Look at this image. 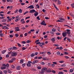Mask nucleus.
<instances>
[{
    "label": "nucleus",
    "instance_id": "nucleus-33",
    "mask_svg": "<svg viewBox=\"0 0 74 74\" xmlns=\"http://www.w3.org/2000/svg\"><path fill=\"white\" fill-rule=\"evenodd\" d=\"M27 13H29V11H26L24 13V15H26V14H27Z\"/></svg>",
    "mask_w": 74,
    "mask_h": 74
},
{
    "label": "nucleus",
    "instance_id": "nucleus-54",
    "mask_svg": "<svg viewBox=\"0 0 74 74\" xmlns=\"http://www.w3.org/2000/svg\"><path fill=\"white\" fill-rule=\"evenodd\" d=\"M26 48H26V47L25 48L24 47H23L22 48V49H23V50L24 51V50H25V49H26Z\"/></svg>",
    "mask_w": 74,
    "mask_h": 74
},
{
    "label": "nucleus",
    "instance_id": "nucleus-57",
    "mask_svg": "<svg viewBox=\"0 0 74 74\" xmlns=\"http://www.w3.org/2000/svg\"><path fill=\"white\" fill-rule=\"evenodd\" d=\"M40 41L39 40H37L35 42V43H36V44H37V42H38V41Z\"/></svg>",
    "mask_w": 74,
    "mask_h": 74
},
{
    "label": "nucleus",
    "instance_id": "nucleus-3",
    "mask_svg": "<svg viewBox=\"0 0 74 74\" xmlns=\"http://www.w3.org/2000/svg\"><path fill=\"white\" fill-rule=\"evenodd\" d=\"M41 25H43L44 26H46L47 24L45 23V21L44 20H43L42 22L40 23Z\"/></svg>",
    "mask_w": 74,
    "mask_h": 74
},
{
    "label": "nucleus",
    "instance_id": "nucleus-25",
    "mask_svg": "<svg viewBox=\"0 0 74 74\" xmlns=\"http://www.w3.org/2000/svg\"><path fill=\"white\" fill-rule=\"evenodd\" d=\"M8 73H10V74L11 73V71L10 70L8 69Z\"/></svg>",
    "mask_w": 74,
    "mask_h": 74
},
{
    "label": "nucleus",
    "instance_id": "nucleus-12",
    "mask_svg": "<svg viewBox=\"0 0 74 74\" xmlns=\"http://www.w3.org/2000/svg\"><path fill=\"white\" fill-rule=\"evenodd\" d=\"M20 19H21V18L19 17L17 19H15V21L16 22H18V21H19V20H20Z\"/></svg>",
    "mask_w": 74,
    "mask_h": 74
},
{
    "label": "nucleus",
    "instance_id": "nucleus-23",
    "mask_svg": "<svg viewBox=\"0 0 74 74\" xmlns=\"http://www.w3.org/2000/svg\"><path fill=\"white\" fill-rule=\"evenodd\" d=\"M43 70H44V71H45V72L47 70V68L45 67H44L43 68Z\"/></svg>",
    "mask_w": 74,
    "mask_h": 74
},
{
    "label": "nucleus",
    "instance_id": "nucleus-31",
    "mask_svg": "<svg viewBox=\"0 0 74 74\" xmlns=\"http://www.w3.org/2000/svg\"><path fill=\"white\" fill-rule=\"evenodd\" d=\"M15 36L16 37H18V36H19V35L17 34H15Z\"/></svg>",
    "mask_w": 74,
    "mask_h": 74
},
{
    "label": "nucleus",
    "instance_id": "nucleus-55",
    "mask_svg": "<svg viewBox=\"0 0 74 74\" xmlns=\"http://www.w3.org/2000/svg\"><path fill=\"white\" fill-rule=\"evenodd\" d=\"M22 44H26V42L25 41H23L21 42Z\"/></svg>",
    "mask_w": 74,
    "mask_h": 74
},
{
    "label": "nucleus",
    "instance_id": "nucleus-27",
    "mask_svg": "<svg viewBox=\"0 0 74 74\" xmlns=\"http://www.w3.org/2000/svg\"><path fill=\"white\" fill-rule=\"evenodd\" d=\"M9 64H7L6 65V67H7V68H8V67H9Z\"/></svg>",
    "mask_w": 74,
    "mask_h": 74
},
{
    "label": "nucleus",
    "instance_id": "nucleus-46",
    "mask_svg": "<svg viewBox=\"0 0 74 74\" xmlns=\"http://www.w3.org/2000/svg\"><path fill=\"white\" fill-rule=\"evenodd\" d=\"M36 19H38V20H40V18L39 16H37V17H36Z\"/></svg>",
    "mask_w": 74,
    "mask_h": 74
},
{
    "label": "nucleus",
    "instance_id": "nucleus-28",
    "mask_svg": "<svg viewBox=\"0 0 74 74\" xmlns=\"http://www.w3.org/2000/svg\"><path fill=\"white\" fill-rule=\"evenodd\" d=\"M3 73L5 74H7V70H5L3 71Z\"/></svg>",
    "mask_w": 74,
    "mask_h": 74
},
{
    "label": "nucleus",
    "instance_id": "nucleus-15",
    "mask_svg": "<svg viewBox=\"0 0 74 74\" xmlns=\"http://www.w3.org/2000/svg\"><path fill=\"white\" fill-rule=\"evenodd\" d=\"M17 70H19L20 69H21V66H17L16 68Z\"/></svg>",
    "mask_w": 74,
    "mask_h": 74
},
{
    "label": "nucleus",
    "instance_id": "nucleus-14",
    "mask_svg": "<svg viewBox=\"0 0 74 74\" xmlns=\"http://www.w3.org/2000/svg\"><path fill=\"white\" fill-rule=\"evenodd\" d=\"M47 73H51V69H49L47 71Z\"/></svg>",
    "mask_w": 74,
    "mask_h": 74
},
{
    "label": "nucleus",
    "instance_id": "nucleus-30",
    "mask_svg": "<svg viewBox=\"0 0 74 74\" xmlns=\"http://www.w3.org/2000/svg\"><path fill=\"white\" fill-rule=\"evenodd\" d=\"M56 29H52V31L53 32H56Z\"/></svg>",
    "mask_w": 74,
    "mask_h": 74
},
{
    "label": "nucleus",
    "instance_id": "nucleus-56",
    "mask_svg": "<svg viewBox=\"0 0 74 74\" xmlns=\"http://www.w3.org/2000/svg\"><path fill=\"white\" fill-rule=\"evenodd\" d=\"M59 0H53V1H54V2H55V3H56L57 2V1H58Z\"/></svg>",
    "mask_w": 74,
    "mask_h": 74
},
{
    "label": "nucleus",
    "instance_id": "nucleus-64",
    "mask_svg": "<svg viewBox=\"0 0 74 74\" xmlns=\"http://www.w3.org/2000/svg\"><path fill=\"white\" fill-rule=\"evenodd\" d=\"M24 21V19L23 18H22L21 20V22L22 23V22H23V21Z\"/></svg>",
    "mask_w": 74,
    "mask_h": 74
},
{
    "label": "nucleus",
    "instance_id": "nucleus-21",
    "mask_svg": "<svg viewBox=\"0 0 74 74\" xmlns=\"http://www.w3.org/2000/svg\"><path fill=\"white\" fill-rule=\"evenodd\" d=\"M4 29H7V30L9 29V28L7 27L6 26H4Z\"/></svg>",
    "mask_w": 74,
    "mask_h": 74
},
{
    "label": "nucleus",
    "instance_id": "nucleus-4",
    "mask_svg": "<svg viewBox=\"0 0 74 74\" xmlns=\"http://www.w3.org/2000/svg\"><path fill=\"white\" fill-rule=\"evenodd\" d=\"M16 52H13L12 53V56H13V57L14 56H15L16 55Z\"/></svg>",
    "mask_w": 74,
    "mask_h": 74
},
{
    "label": "nucleus",
    "instance_id": "nucleus-34",
    "mask_svg": "<svg viewBox=\"0 0 74 74\" xmlns=\"http://www.w3.org/2000/svg\"><path fill=\"white\" fill-rule=\"evenodd\" d=\"M19 12L20 13H21L22 12V10L21 9H20L19 10Z\"/></svg>",
    "mask_w": 74,
    "mask_h": 74
},
{
    "label": "nucleus",
    "instance_id": "nucleus-19",
    "mask_svg": "<svg viewBox=\"0 0 74 74\" xmlns=\"http://www.w3.org/2000/svg\"><path fill=\"white\" fill-rule=\"evenodd\" d=\"M71 6L72 8H74V3L71 4Z\"/></svg>",
    "mask_w": 74,
    "mask_h": 74
},
{
    "label": "nucleus",
    "instance_id": "nucleus-61",
    "mask_svg": "<svg viewBox=\"0 0 74 74\" xmlns=\"http://www.w3.org/2000/svg\"><path fill=\"white\" fill-rule=\"evenodd\" d=\"M34 55L36 56V55H38V52H36L35 53H34Z\"/></svg>",
    "mask_w": 74,
    "mask_h": 74
},
{
    "label": "nucleus",
    "instance_id": "nucleus-48",
    "mask_svg": "<svg viewBox=\"0 0 74 74\" xmlns=\"http://www.w3.org/2000/svg\"><path fill=\"white\" fill-rule=\"evenodd\" d=\"M47 54L48 55H51V52H47Z\"/></svg>",
    "mask_w": 74,
    "mask_h": 74
},
{
    "label": "nucleus",
    "instance_id": "nucleus-24",
    "mask_svg": "<svg viewBox=\"0 0 74 74\" xmlns=\"http://www.w3.org/2000/svg\"><path fill=\"white\" fill-rule=\"evenodd\" d=\"M23 59H21L20 60V63H23Z\"/></svg>",
    "mask_w": 74,
    "mask_h": 74
},
{
    "label": "nucleus",
    "instance_id": "nucleus-29",
    "mask_svg": "<svg viewBox=\"0 0 74 74\" xmlns=\"http://www.w3.org/2000/svg\"><path fill=\"white\" fill-rule=\"evenodd\" d=\"M13 49V48L11 47L8 49V51H12Z\"/></svg>",
    "mask_w": 74,
    "mask_h": 74
},
{
    "label": "nucleus",
    "instance_id": "nucleus-50",
    "mask_svg": "<svg viewBox=\"0 0 74 74\" xmlns=\"http://www.w3.org/2000/svg\"><path fill=\"white\" fill-rule=\"evenodd\" d=\"M51 40H52V41H55V38H52L51 39Z\"/></svg>",
    "mask_w": 74,
    "mask_h": 74
},
{
    "label": "nucleus",
    "instance_id": "nucleus-2",
    "mask_svg": "<svg viewBox=\"0 0 74 74\" xmlns=\"http://www.w3.org/2000/svg\"><path fill=\"white\" fill-rule=\"evenodd\" d=\"M32 61H29L27 62V66L28 67H30L31 66V63L32 64Z\"/></svg>",
    "mask_w": 74,
    "mask_h": 74
},
{
    "label": "nucleus",
    "instance_id": "nucleus-38",
    "mask_svg": "<svg viewBox=\"0 0 74 74\" xmlns=\"http://www.w3.org/2000/svg\"><path fill=\"white\" fill-rule=\"evenodd\" d=\"M11 68L12 69H15V66H14V65H11Z\"/></svg>",
    "mask_w": 74,
    "mask_h": 74
},
{
    "label": "nucleus",
    "instance_id": "nucleus-63",
    "mask_svg": "<svg viewBox=\"0 0 74 74\" xmlns=\"http://www.w3.org/2000/svg\"><path fill=\"white\" fill-rule=\"evenodd\" d=\"M6 58H8L9 57V55L8 54H7L6 55Z\"/></svg>",
    "mask_w": 74,
    "mask_h": 74
},
{
    "label": "nucleus",
    "instance_id": "nucleus-53",
    "mask_svg": "<svg viewBox=\"0 0 74 74\" xmlns=\"http://www.w3.org/2000/svg\"><path fill=\"white\" fill-rule=\"evenodd\" d=\"M27 43H29L30 42V41L29 40H27Z\"/></svg>",
    "mask_w": 74,
    "mask_h": 74
},
{
    "label": "nucleus",
    "instance_id": "nucleus-42",
    "mask_svg": "<svg viewBox=\"0 0 74 74\" xmlns=\"http://www.w3.org/2000/svg\"><path fill=\"white\" fill-rule=\"evenodd\" d=\"M69 71L71 73H73V70L72 69H70Z\"/></svg>",
    "mask_w": 74,
    "mask_h": 74
},
{
    "label": "nucleus",
    "instance_id": "nucleus-9",
    "mask_svg": "<svg viewBox=\"0 0 74 74\" xmlns=\"http://www.w3.org/2000/svg\"><path fill=\"white\" fill-rule=\"evenodd\" d=\"M61 3L62 2H61V1H60L58 0L57 1V4H58V5H60V4H61Z\"/></svg>",
    "mask_w": 74,
    "mask_h": 74
},
{
    "label": "nucleus",
    "instance_id": "nucleus-16",
    "mask_svg": "<svg viewBox=\"0 0 74 74\" xmlns=\"http://www.w3.org/2000/svg\"><path fill=\"white\" fill-rule=\"evenodd\" d=\"M35 16H37L38 15V13H35L34 14Z\"/></svg>",
    "mask_w": 74,
    "mask_h": 74
},
{
    "label": "nucleus",
    "instance_id": "nucleus-59",
    "mask_svg": "<svg viewBox=\"0 0 74 74\" xmlns=\"http://www.w3.org/2000/svg\"><path fill=\"white\" fill-rule=\"evenodd\" d=\"M3 36H4V35H3V34H0V36H1V37H3Z\"/></svg>",
    "mask_w": 74,
    "mask_h": 74
},
{
    "label": "nucleus",
    "instance_id": "nucleus-13",
    "mask_svg": "<svg viewBox=\"0 0 74 74\" xmlns=\"http://www.w3.org/2000/svg\"><path fill=\"white\" fill-rule=\"evenodd\" d=\"M59 19H60V20H62V21H65V19H64V18L62 17H60L59 18Z\"/></svg>",
    "mask_w": 74,
    "mask_h": 74
},
{
    "label": "nucleus",
    "instance_id": "nucleus-5",
    "mask_svg": "<svg viewBox=\"0 0 74 74\" xmlns=\"http://www.w3.org/2000/svg\"><path fill=\"white\" fill-rule=\"evenodd\" d=\"M34 7V6L33 5H31L30 6H29L27 8H26L27 9H28L29 8H30V9H33Z\"/></svg>",
    "mask_w": 74,
    "mask_h": 74
},
{
    "label": "nucleus",
    "instance_id": "nucleus-17",
    "mask_svg": "<svg viewBox=\"0 0 74 74\" xmlns=\"http://www.w3.org/2000/svg\"><path fill=\"white\" fill-rule=\"evenodd\" d=\"M6 21H7V19H3L2 20V22H5Z\"/></svg>",
    "mask_w": 74,
    "mask_h": 74
},
{
    "label": "nucleus",
    "instance_id": "nucleus-47",
    "mask_svg": "<svg viewBox=\"0 0 74 74\" xmlns=\"http://www.w3.org/2000/svg\"><path fill=\"white\" fill-rule=\"evenodd\" d=\"M57 54L58 55H60V52L58 51L57 52Z\"/></svg>",
    "mask_w": 74,
    "mask_h": 74
},
{
    "label": "nucleus",
    "instance_id": "nucleus-40",
    "mask_svg": "<svg viewBox=\"0 0 74 74\" xmlns=\"http://www.w3.org/2000/svg\"><path fill=\"white\" fill-rule=\"evenodd\" d=\"M36 7H37V8L39 9V8L40 7V6H39V5H38V4H36Z\"/></svg>",
    "mask_w": 74,
    "mask_h": 74
},
{
    "label": "nucleus",
    "instance_id": "nucleus-7",
    "mask_svg": "<svg viewBox=\"0 0 74 74\" xmlns=\"http://www.w3.org/2000/svg\"><path fill=\"white\" fill-rule=\"evenodd\" d=\"M38 60H36L33 61V62L32 63V64H35L36 63H38Z\"/></svg>",
    "mask_w": 74,
    "mask_h": 74
},
{
    "label": "nucleus",
    "instance_id": "nucleus-41",
    "mask_svg": "<svg viewBox=\"0 0 74 74\" xmlns=\"http://www.w3.org/2000/svg\"><path fill=\"white\" fill-rule=\"evenodd\" d=\"M13 62H14V61H12V60H10L9 61V63H12Z\"/></svg>",
    "mask_w": 74,
    "mask_h": 74
},
{
    "label": "nucleus",
    "instance_id": "nucleus-11",
    "mask_svg": "<svg viewBox=\"0 0 74 74\" xmlns=\"http://www.w3.org/2000/svg\"><path fill=\"white\" fill-rule=\"evenodd\" d=\"M44 72H45L44 69H43V68L41 70V72H40V73L41 74H44Z\"/></svg>",
    "mask_w": 74,
    "mask_h": 74
},
{
    "label": "nucleus",
    "instance_id": "nucleus-32",
    "mask_svg": "<svg viewBox=\"0 0 74 74\" xmlns=\"http://www.w3.org/2000/svg\"><path fill=\"white\" fill-rule=\"evenodd\" d=\"M65 58H66V59H69V56H64Z\"/></svg>",
    "mask_w": 74,
    "mask_h": 74
},
{
    "label": "nucleus",
    "instance_id": "nucleus-10",
    "mask_svg": "<svg viewBox=\"0 0 74 74\" xmlns=\"http://www.w3.org/2000/svg\"><path fill=\"white\" fill-rule=\"evenodd\" d=\"M16 29H15L16 32H18V31H19V30H20V29H19V27H16Z\"/></svg>",
    "mask_w": 74,
    "mask_h": 74
},
{
    "label": "nucleus",
    "instance_id": "nucleus-39",
    "mask_svg": "<svg viewBox=\"0 0 74 74\" xmlns=\"http://www.w3.org/2000/svg\"><path fill=\"white\" fill-rule=\"evenodd\" d=\"M15 58H12L11 59L12 60V61H14V60H15Z\"/></svg>",
    "mask_w": 74,
    "mask_h": 74
},
{
    "label": "nucleus",
    "instance_id": "nucleus-62",
    "mask_svg": "<svg viewBox=\"0 0 74 74\" xmlns=\"http://www.w3.org/2000/svg\"><path fill=\"white\" fill-rule=\"evenodd\" d=\"M51 72L52 73H56V71H55L53 70Z\"/></svg>",
    "mask_w": 74,
    "mask_h": 74
},
{
    "label": "nucleus",
    "instance_id": "nucleus-18",
    "mask_svg": "<svg viewBox=\"0 0 74 74\" xmlns=\"http://www.w3.org/2000/svg\"><path fill=\"white\" fill-rule=\"evenodd\" d=\"M46 53V52H45V51H44V52H41L40 53V54H44V53Z\"/></svg>",
    "mask_w": 74,
    "mask_h": 74
},
{
    "label": "nucleus",
    "instance_id": "nucleus-58",
    "mask_svg": "<svg viewBox=\"0 0 74 74\" xmlns=\"http://www.w3.org/2000/svg\"><path fill=\"white\" fill-rule=\"evenodd\" d=\"M20 37H23V34H20Z\"/></svg>",
    "mask_w": 74,
    "mask_h": 74
},
{
    "label": "nucleus",
    "instance_id": "nucleus-49",
    "mask_svg": "<svg viewBox=\"0 0 74 74\" xmlns=\"http://www.w3.org/2000/svg\"><path fill=\"white\" fill-rule=\"evenodd\" d=\"M25 65H26V64H22V66H23V67H24L25 66Z\"/></svg>",
    "mask_w": 74,
    "mask_h": 74
},
{
    "label": "nucleus",
    "instance_id": "nucleus-1",
    "mask_svg": "<svg viewBox=\"0 0 74 74\" xmlns=\"http://www.w3.org/2000/svg\"><path fill=\"white\" fill-rule=\"evenodd\" d=\"M36 45H37V44H38V45L39 46H40V47H42V45H45V43H44L43 42H37L36 44Z\"/></svg>",
    "mask_w": 74,
    "mask_h": 74
},
{
    "label": "nucleus",
    "instance_id": "nucleus-43",
    "mask_svg": "<svg viewBox=\"0 0 74 74\" xmlns=\"http://www.w3.org/2000/svg\"><path fill=\"white\" fill-rule=\"evenodd\" d=\"M64 53L65 55H68L69 54V53H68V52H64Z\"/></svg>",
    "mask_w": 74,
    "mask_h": 74
},
{
    "label": "nucleus",
    "instance_id": "nucleus-37",
    "mask_svg": "<svg viewBox=\"0 0 74 74\" xmlns=\"http://www.w3.org/2000/svg\"><path fill=\"white\" fill-rule=\"evenodd\" d=\"M5 52H6V50H4L2 51V53L3 54H4V53H5Z\"/></svg>",
    "mask_w": 74,
    "mask_h": 74
},
{
    "label": "nucleus",
    "instance_id": "nucleus-35",
    "mask_svg": "<svg viewBox=\"0 0 74 74\" xmlns=\"http://www.w3.org/2000/svg\"><path fill=\"white\" fill-rule=\"evenodd\" d=\"M53 46L54 47L55 46L56 47H59V45L58 44H55L54 45H53Z\"/></svg>",
    "mask_w": 74,
    "mask_h": 74
},
{
    "label": "nucleus",
    "instance_id": "nucleus-26",
    "mask_svg": "<svg viewBox=\"0 0 74 74\" xmlns=\"http://www.w3.org/2000/svg\"><path fill=\"white\" fill-rule=\"evenodd\" d=\"M31 57H34V53L30 55Z\"/></svg>",
    "mask_w": 74,
    "mask_h": 74
},
{
    "label": "nucleus",
    "instance_id": "nucleus-60",
    "mask_svg": "<svg viewBox=\"0 0 74 74\" xmlns=\"http://www.w3.org/2000/svg\"><path fill=\"white\" fill-rule=\"evenodd\" d=\"M34 2L35 3H38V0H35Z\"/></svg>",
    "mask_w": 74,
    "mask_h": 74
},
{
    "label": "nucleus",
    "instance_id": "nucleus-51",
    "mask_svg": "<svg viewBox=\"0 0 74 74\" xmlns=\"http://www.w3.org/2000/svg\"><path fill=\"white\" fill-rule=\"evenodd\" d=\"M41 64H43V65H44L45 64V63L44 62H41Z\"/></svg>",
    "mask_w": 74,
    "mask_h": 74
},
{
    "label": "nucleus",
    "instance_id": "nucleus-36",
    "mask_svg": "<svg viewBox=\"0 0 74 74\" xmlns=\"http://www.w3.org/2000/svg\"><path fill=\"white\" fill-rule=\"evenodd\" d=\"M50 34H54V32H53V31H51L50 32Z\"/></svg>",
    "mask_w": 74,
    "mask_h": 74
},
{
    "label": "nucleus",
    "instance_id": "nucleus-6",
    "mask_svg": "<svg viewBox=\"0 0 74 74\" xmlns=\"http://www.w3.org/2000/svg\"><path fill=\"white\" fill-rule=\"evenodd\" d=\"M62 36H63V37H65L66 35H67V33L66 32H63L62 33Z\"/></svg>",
    "mask_w": 74,
    "mask_h": 74
},
{
    "label": "nucleus",
    "instance_id": "nucleus-20",
    "mask_svg": "<svg viewBox=\"0 0 74 74\" xmlns=\"http://www.w3.org/2000/svg\"><path fill=\"white\" fill-rule=\"evenodd\" d=\"M6 68V66H3L1 67V70H4V69H5Z\"/></svg>",
    "mask_w": 74,
    "mask_h": 74
},
{
    "label": "nucleus",
    "instance_id": "nucleus-22",
    "mask_svg": "<svg viewBox=\"0 0 74 74\" xmlns=\"http://www.w3.org/2000/svg\"><path fill=\"white\" fill-rule=\"evenodd\" d=\"M13 49L16 50L17 49V47H13Z\"/></svg>",
    "mask_w": 74,
    "mask_h": 74
},
{
    "label": "nucleus",
    "instance_id": "nucleus-45",
    "mask_svg": "<svg viewBox=\"0 0 74 74\" xmlns=\"http://www.w3.org/2000/svg\"><path fill=\"white\" fill-rule=\"evenodd\" d=\"M58 74H63V72H59L58 73Z\"/></svg>",
    "mask_w": 74,
    "mask_h": 74
},
{
    "label": "nucleus",
    "instance_id": "nucleus-8",
    "mask_svg": "<svg viewBox=\"0 0 74 74\" xmlns=\"http://www.w3.org/2000/svg\"><path fill=\"white\" fill-rule=\"evenodd\" d=\"M35 12V10L34 9H32L29 12V13H34Z\"/></svg>",
    "mask_w": 74,
    "mask_h": 74
},
{
    "label": "nucleus",
    "instance_id": "nucleus-52",
    "mask_svg": "<svg viewBox=\"0 0 74 74\" xmlns=\"http://www.w3.org/2000/svg\"><path fill=\"white\" fill-rule=\"evenodd\" d=\"M42 59V57L41 56L39 57L38 58V59Z\"/></svg>",
    "mask_w": 74,
    "mask_h": 74
},
{
    "label": "nucleus",
    "instance_id": "nucleus-44",
    "mask_svg": "<svg viewBox=\"0 0 74 74\" xmlns=\"http://www.w3.org/2000/svg\"><path fill=\"white\" fill-rule=\"evenodd\" d=\"M66 33L67 34H70V32H69L67 31Z\"/></svg>",
    "mask_w": 74,
    "mask_h": 74
}]
</instances>
